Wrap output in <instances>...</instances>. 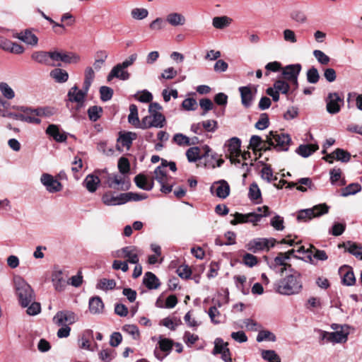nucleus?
Listing matches in <instances>:
<instances>
[{"label":"nucleus","instance_id":"obj_1","mask_svg":"<svg viewBox=\"0 0 362 362\" xmlns=\"http://www.w3.org/2000/svg\"><path fill=\"white\" fill-rule=\"evenodd\" d=\"M301 274L293 268H290L285 276L274 284V290L276 293L291 296L298 294L303 289Z\"/></svg>","mask_w":362,"mask_h":362},{"label":"nucleus","instance_id":"obj_2","mask_svg":"<svg viewBox=\"0 0 362 362\" xmlns=\"http://www.w3.org/2000/svg\"><path fill=\"white\" fill-rule=\"evenodd\" d=\"M14 286L19 303L22 307L28 306L35 300V294L31 286L21 276H15Z\"/></svg>","mask_w":362,"mask_h":362},{"label":"nucleus","instance_id":"obj_3","mask_svg":"<svg viewBox=\"0 0 362 362\" xmlns=\"http://www.w3.org/2000/svg\"><path fill=\"white\" fill-rule=\"evenodd\" d=\"M257 212H252L246 214H243L236 212L234 216V219L230 221L232 225H236L242 223H257L260 221L263 216H267L270 214L269 209L267 206L258 207Z\"/></svg>","mask_w":362,"mask_h":362},{"label":"nucleus","instance_id":"obj_4","mask_svg":"<svg viewBox=\"0 0 362 362\" xmlns=\"http://www.w3.org/2000/svg\"><path fill=\"white\" fill-rule=\"evenodd\" d=\"M267 142L277 151H287L291 143V139L288 134H278L276 132L271 131L267 135Z\"/></svg>","mask_w":362,"mask_h":362},{"label":"nucleus","instance_id":"obj_5","mask_svg":"<svg viewBox=\"0 0 362 362\" xmlns=\"http://www.w3.org/2000/svg\"><path fill=\"white\" fill-rule=\"evenodd\" d=\"M329 206L320 204L310 209H301L298 211L297 220L299 222H308L313 218L320 217L329 211Z\"/></svg>","mask_w":362,"mask_h":362},{"label":"nucleus","instance_id":"obj_6","mask_svg":"<svg viewBox=\"0 0 362 362\" xmlns=\"http://www.w3.org/2000/svg\"><path fill=\"white\" fill-rule=\"evenodd\" d=\"M302 66L300 64H290L281 68V74L286 81H289L294 89L298 88V77L301 71Z\"/></svg>","mask_w":362,"mask_h":362},{"label":"nucleus","instance_id":"obj_7","mask_svg":"<svg viewBox=\"0 0 362 362\" xmlns=\"http://www.w3.org/2000/svg\"><path fill=\"white\" fill-rule=\"evenodd\" d=\"M106 182L109 187L117 190H127L131 185L128 177L118 174H107Z\"/></svg>","mask_w":362,"mask_h":362},{"label":"nucleus","instance_id":"obj_8","mask_svg":"<svg viewBox=\"0 0 362 362\" xmlns=\"http://www.w3.org/2000/svg\"><path fill=\"white\" fill-rule=\"evenodd\" d=\"M165 124L166 119L162 113H149V115L142 119L141 129L162 128Z\"/></svg>","mask_w":362,"mask_h":362},{"label":"nucleus","instance_id":"obj_9","mask_svg":"<svg viewBox=\"0 0 362 362\" xmlns=\"http://www.w3.org/2000/svg\"><path fill=\"white\" fill-rule=\"evenodd\" d=\"M276 240L274 238H255L250 240L245 247L247 250L254 253L258 252L262 250H269L270 247H274Z\"/></svg>","mask_w":362,"mask_h":362},{"label":"nucleus","instance_id":"obj_10","mask_svg":"<svg viewBox=\"0 0 362 362\" xmlns=\"http://www.w3.org/2000/svg\"><path fill=\"white\" fill-rule=\"evenodd\" d=\"M88 90L89 89H86L84 86H83L81 90H79L78 86L74 85L68 91V100L71 103H76L77 104V109H80L84 105Z\"/></svg>","mask_w":362,"mask_h":362},{"label":"nucleus","instance_id":"obj_11","mask_svg":"<svg viewBox=\"0 0 362 362\" xmlns=\"http://www.w3.org/2000/svg\"><path fill=\"white\" fill-rule=\"evenodd\" d=\"M139 250L135 246H127L116 252V257L127 259V262L136 264L139 263Z\"/></svg>","mask_w":362,"mask_h":362},{"label":"nucleus","instance_id":"obj_12","mask_svg":"<svg viewBox=\"0 0 362 362\" xmlns=\"http://www.w3.org/2000/svg\"><path fill=\"white\" fill-rule=\"evenodd\" d=\"M327 111L332 115L338 113L341 107L344 105V98H341L337 93H329L326 99Z\"/></svg>","mask_w":362,"mask_h":362},{"label":"nucleus","instance_id":"obj_13","mask_svg":"<svg viewBox=\"0 0 362 362\" xmlns=\"http://www.w3.org/2000/svg\"><path fill=\"white\" fill-rule=\"evenodd\" d=\"M40 182L49 193L59 192L62 189V183L50 174L43 173L41 175Z\"/></svg>","mask_w":362,"mask_h":362},{"label":"nucleus","instance_id":"obj_14","mask_svg":"<svg viewBox=\"0 0 362 362\" xmlns=\"http://www.w3.org/2000/svg\"><path fill=\"white\" fill-rule=\"evenodd\" d=\"M76 315L69 310L59 311L53 317V322L58 326L69 325L77 320Z\"/></svg>","mask_w":362,"mask_h":362},{"label":"nucleus","instance_id":"obj_15","mask_svg":"<svg viewBox=\"0 0 362 362\" xmlns=\"http://www.w3.org/2000/svg\"><path fill=\"white\" fill-rule=\"evenodd\" d=\"M287 260H288V256L283 252H279L270 264V267L282 274L288 272L290 268H293L291 264L286 262Z\"/></svg>","mask_w":362,"mask_h":362},{"label":"nucleus","instance_id":"obj_16","mask_svg":"<svg viewBox=\"0 0 362 362\" xmlns=\"http://www.w3.org/2000/svg\"><path fill=\"white\" fill-rule=\"evenodd\" d=\"M320 337L322 340H325L326 342L330 343H342L347 340V334L344 333L343 331H337L329 332L326 331H320Z\"/></svg>","mask_w":362,"mask_h":362},{"label":"nucleus","instance_id":"obj_17","mask_svg":"<svg viewBox=\"0 0 362 362\" xmlns=\"http://www.w3.org/2000/svg\"><path fill=\"white\" fill-rule=\"evenodd\" d=\"M204 150V153L200 155V148L197 146L191 147L186 151V156L187 160L190 163H194L198 160H201L203 158H206L209 156V153L211 152V148L209 146H204L203 147Z\"/></svg>","mask_w":362,"mask_h":362},{"label":"nucleus","instance_id":"obj_18","mask_svg":"<svg viewBox=\"0 0 362 362\" xmlns=\"http://www.w3.org/2000/svg\"><path fill=\"white\" fill-rule=\"evenodd\" d=\"M210 189L211 193L221 199H226L230 194V186L224 180L215 182Z\"/></svg>","mask_w":362,"mask_h":362},{"label":"nucleus","instance_id":"obj_19","mask_svg":"<svg viewBox=\"0 0 362 362\" xmlns=\"http://www.w3.org/2000/svg\"><path fill=\"white\" fill-rule=\"evenodd\" d=\"M339 272L341 276V282L344 285L351 286L355 284L356 278L351 267L344 265L339 268Z\"/></svg>","mask_w":362,"mask_h":362},{"label":"nucleus","instance_id":"obj_20","mask_svg":"<svg viewBox=\"0 0 362 362\" xmlns=\"http://www.w3.org/2000/svg\"><path fill=\"white\" fill-rule=\"evenodd\" d=\"M52 281L53 283L54 289L59 292L63 291L65 289L67 284H69V282H66L65 278L64 277L62 270H54L52 272Z\"/></svg>","mask_w":362,"mask_h":362},{"label":"nucleus","instance_id":"obj_21","mask_svg":"<svg viewBox=\"0 0 362 362\" xmlns=\"http://www.w3.org/2000/svg\"><path fill=\"white\" fill-rule=\"evenodd\" d=\"M31 59L37 63L48 66H60V64H55L49 62V52L36 51L31 54Z\"/></svg>","mask_w":362,"mask_h":362},{"label":"nucleus","instance_id":"obj_22","mask_svg":"<svg viewBox=\"0 0 362 362\" xmlns=\"http://www.w3.org/2000/svg\"><path fill=\"white\" fill-rule=\"evenodd\" d=\"M238 90L240 93L243 105L246 108L250 107L254 99L251 88L248 86H241Z\"/></svg>","mask_w":362,"mask_h":362},{"label":"nucleus","instance_id":"obj_23","mask_svg":"<svg viewBox=\"0 0 362 362\" xmlns=\"http://www.w3.org/2000/svg\"><path fill=\"white\" fill-rule=\"evenodd\" d=\"M114 78H119L122 81L128 80L130 78V74L125 70V68H117V64L115 65L110 72L108 74L107 80L112 81Z\"/></svg>","mask_w":362,"mask_h":362},{"label":"nucleus","instance_id":"obj_24","mask_svg":"<svg viewBox=\"0 0 362 362\" xmlns=\"http://www.w3.org/2000/svg\"><path fill=\"white\" fill-rule=\"evenodd\" d=\"M103 202L107 206H115L124 204L123 193L114 196L111 192L105 193L102 197Z\"/></svg>","mask_w":362,"mask_h":362},{"label":"nucleus","instance_id":"obj_25","mask_svg":"<svg viewBox=\"0 0 362 362\" xmlns=\"http://www.w3.org/2000/svg\"><path fill=\"white\" fill-rule=\"evenodd\" d=\"M46 134L57 142H64L67 139L66 134L64 132H60L59 127L56 124H49L46 129Z\"/></svg>","mask_w":362,"mask_h":362},{"label":"nucleus","instance_id":"obj_26","mask_svg":"<svg viewBox=\"0 0 362 362\" xmlns=\"http://www.w3.org/2000/svg\"><path fill=\"white\" fill-rule=\"evenodd\" d=\"M165 20L166 23L174 27L182 26L186 23L185 17L182 14L177 12L168 13L166 16Z\"/></svg>","mask_w":362,"mask_h":362},{"label":"nucleus","instance_id":"obj_27","mask_svg":"<svg viewBox=\"0 0 362 362\" xmlns=\"http://www.w3.org/2000/svg\"><path fill=\"white\" fill-rule=\"evenodd\" d=\"M14 37L18 38L20 40L24 42L25 43L32 46L37 45L38 42L37 37L32 32L28 30H26L24 33L22 32L19 34H17V35L14 36Z\"/></svg>","mask_w":362,"mask_h":362},{"label":"nucleus","instance_id":"obj_28","mask_svg":"<svg viewBox=\"0 0 362 362\" xmlns=\"http://www.w3.org/2000/svg\"><path fill=\"white\" fill-rule=\"evenodd\" d=\"M143 284L150 290L156 289L160 286L159 279L151 272H148L144 274Z\"/></svg>","mask_w":362,"mask_h":362},{"label":"nucleus","instance_id":"obj_29","mask_svg":"<svg viewBox=\"0 0 362 362\" xmlns=\"http://www.w3.org/2000/svg\"><path fill=\"white\" fill-rule=\"evenodd\" d=\"M228 147V151L231 156H240L241 141L238 137L230 139L226 144Z\"/></svg>","mask_w":362,"mask_h":362},{"label":"nucleus","instance_id":"obj_30","mask_svg":"<svg viewBox=\"0 0 362 362\" xmlns=\"http://www.w3.org/2000/svg\"><path fill=\"white\" fill-rule=\"evenodd\" d=\"M136 185L144 190L149 191L153 187V182L148 180V178L143 174H139L134 177Z\"/></svg>","mask_w":362,"mask_h":362},{"label":"nucleus","instance_id":"obj_31","mask_svg":"<svg viewBox=\"0 0 362 362\" xmlns=\"http://www.w3.org/2000/svg\"><path fill=\"white\" fill-rule=\"evenodd\" d=\"M104 304L99 296L92 297L89 300V310L93 314H100L103 313Z\"/></svg>","mask_w":362,"mask_h":362},{"label":"nucleus","instance_id":"obj_32","mask_svg":"<svg viewBox=\"0 0 362 362\" xmlns=\"http://www.w3.org/2000/svg\"><path fill=\"white\" fill-rule=\"evenodd\" d=\"M318 148L317 144H301L296 150V152L302 157L307 158L318 150Z\"/></svg>","mask_w":362,"mask_h":362},{"label":"nucleus","instance_id":"obj_33","mask_svg":"<svg viewBox=\"0 0 362 362\" xmlns=\"http://www.w3.org/2000/svg\"><path fill=\"white\" fill-rule=\"evenodd\" d=\"M93 338V332L87 329L83 332L78 340V346L81 349L91 350L90 339Z\"/></svg>","mask_w":362,"mask_h":362},{"label":"nucleus","instance_id":"obj_34","mask_svg":"<svg viewBox=\"0 0 362 362\" xmlns=\"http://www.w3.org/2000/svg\"><path fill=\"white\" fill-rule=\"evenodd\" d=\"M50 76L57 82L59 83H65L69 79V74L66 71L57 68L50 71Z\"/></svg>","mask_w":362,"mask_h":362},{"label":"nucleus","instance_id":"obj_35","mask_svg":"<svg viewBox=\"0 0 362 362\" xmlns=\"http://www.w3.org/2000/svg\"><path fill=\"white\" fill-rule=\"evenodd\" d=\"M100 180L98 177L93 175H88L83 181V185L88 192H94L96 191Z\"/></svg>","mask_w":362,"mask_h":362},{"label":"nucleus","instance_id":"obj_36","mask_svg":"<svg viewBox=\"0 0 362 362\" xmlns=\"http://www.w3.org/2000/svg\"><path fill=\"white\" fill-rule=\"evenodd\" d=\"M344 247L346 251L354 255L356 258L362 260V246L357 245L351 241L344 243Z\"/></svg>","mask_w":362,"mask_h":362},{"label":"nucleus","instance_id":"obj_37","mask_svg":"<svg viewBox=\"0 0 362 362\" xmlns=\"http://www.w3.org/2000/svg\"><path fill=\"white\" fill-rule=\"evenodd\" d=\"M129 112L128 122L135 127L141 129V122L139 119L137 106L134 104L130 105Z\"/></svg>","mask_w":362,"mask_h":362},{"label":"nucleus","instance_id":"obj_38","mask_svg":"<svg viewBox=\"0 0 362 362\" xmlns=\"http://www.w3.org/2000/svg\"><path fill=\"white\" fill-rule=\"evenodd\" d=\"M232 19L226 16L214 17L212 21V25L217 29H223L230 25Z\"/></svg>","mask_w":362,"mask_h":362},{"label":"nucleus","instance_id":"obj_39","mask_svg":"<svg viewBox=\"0 0 362 362\" xmlns=\"http://www.w3.org/2000/svg\"><path fill=\"white\" fill-rule=\"evenodd\" d=\"M35 115V109L28 107L23 112V121L28 123L40 124L41 120Z\"/></svg>","mask_w":362,"mask_h":362},{"label":"nucleus","instance_id":"obj_40","mask_svg":"<svg viewBox=\"0 0 362 362\" xmlns=\"http://www.w3.org/2000/svg\"><path fill=\"white\" fill-rule=\"evenodd\" d=\"M136 139V134L133 132H127L119 136L118 142L123 147L129 148L132 144V141Z\"/></svg>","mask_w":362,"mask_h":362},{"label":"nucleus","instance_id":"obj_41","mask_svg":"<svg viewBox=\"0 0 362 362\" xmlns=\"http://www.w3.org/2000/svg\"><path fill=\"white\" fill-rule=\"evenodd\" d=\"M103 113V108L100 106L93 105L88 109V115L90 120L96 122L99 119Z\"/></svg>","mask_w":362,"mask_h":362},{"label":"nucleus","instance_id":"obj_42","mask_svg":"<svg viewBox=\"0 0 362 362\" xmlns=\"http://www.w3.org/2000/svg\"><path fill=\"white\" fill-rule=\"evenodd\" d=\"M311 256H313L314 259L320 261H325L328 258L325 251L318 250L313 245H310V254L308 255V257L311 259ZM310 260L312 261V259Z\"/></svg>","mask_w":362,"mask_h":362},{"label":"nucleus","instance_id":"obj_43","mask_svg":"<svg viewBox=\"0 0 362 362\" xmlns=\"http://www.w3.org/2000/svg\"><path fill=\"white\" fill-rule=\"evenodd\" d=\"M123 196L124 204L130 201L138 202L144 200L148 197V196L146 194H139L135 192L123 193Z\"/></svg>","mask_w":362,"mask_h":362},{"label":"nucleus","instance_id":"obj_44","mask_svg":"<svg viewBox=\"0 0 362 362\" xmlns=\"http://www.w3.org/2000/svg\"><path fill=\"white\" fill-rule=\"evenodd\" d=\"M273 88L277 91V93L279 94V93H281L282 94H287L290 90V86L288 83L284 80L279 79L276 81L274 82L273 84Z\"/></svg>","mask_w":362,"mask_h":362},{"label":"nucleus","instance_id":"obj_45","mask_svg":"<svg viewBox=\"0 0 362 362\" xmlns=\"http://www.w3.org/2000/svg\"><path fill=\"white\" fill-rule=\"evenodd\" d=\"M94 78L95 73L93 68L90 66L86 67L84 73V81L83 86L86 87V89H89Z\"/></svg>","mask_w":362,"mask_h":362},{"label":"nucleus","instance_id":"obj_46","mask_svg":"<svg viewBox=\"0 0 362 362\" xmlns=\"http://www.w3.org/2000/svg\"><path fill=\"white\" fill-rule=\"evenodd\" d=\"M116 286V282L113 279H102L96 285L98 289L104 291L112 290Z\"/></svg>","mask_w":362,"mask_h":362},{"label":"nucleus","instance_id":"obj_47","mask_svg":"<svg viewBox=\"0 0 362 362\" xmlns=\"http://www.w3.org/2000/svg\"><path fill=\"white\" fill-rule=\"evenodd\" d=\"M361 190V186L358 183H351L344 188L341 192V196L347 197L355 194Z\"/></svg>","mask_w":362,"mask_h":362},{"label":"nucleus","instance_id":"obj_48","mask_svg":"<svg viewBox=\"0 0 362 362\" xmlns=\"http://www.w3.org/2000/svg\"><path fill=\"white\" fill-rule=\"evenodd\" d=\"M262 357L268 362H281V358L273 350H263Z\"/></svg>","mask_w":362,"mask_h":362},{"label":"nucleus","instance_id":"obj_49","mask_svg":"<svg viewBox=\"0 0 362 362\" xmlns=\"http://www.w3.org/2000/svg\"><path fill=\"white\" fill-rule=\"evenodd\" d=\"M0 91L3 96L8 100H11L15 97L13 90L8 86L7 83H0Z\"/></svg>","mask_w":362,"mask_h":362},{"label":"nucleus","instance_id":"obj_50","mask_svg":"<svg viewBox=\"0 0 362 362\" xmlns=\"http://www.w3.org/2000/svg\"><path fill=\"white\" fill-rule=\"evenodd\" d=\"M228 343L224 342L221 338H216L214 341V348L212 351V354H221L225 349L228 348Z\"/></svg>","mask_w":362,"mask_h":362},{"label":"nucleus","instance_id":"obj_51","mask_svg":"<svg viewBox=\"0 0 362 362\" xmlns=\"http://www.w3.org/2000/svg\"><path fill=\"white\" fill-rule=\"evenodd\" d=\"M148 15V11L144 8H134L131 11L132 17L135 20H143Z\"/></svg>","mask_w":362,"mask_h":362},{"label":"nucleus","instance_id":"obj_52","mask_svg":"<svg viewBox=\"0 0 362 362\" xmlns=\"http://www.w3.org/2000/svg\"><path fill=\"white\" fill-rule=\"evenodd\" d=\"M122 331L131 335L134 339H139L140 335L139 328L135 325H125L122 327Z\"/></svg>","mask_w":362,"mask_h":362},{"label":"nucleus","instance_id":"obj_53","mask_svg":"<svg viewBox=\"0 0 362 362\" xmlns=\"http://www.w3.org/2000/svg\"><path fill=\"white\" fill-rule=\"evenodd\" d=\"M116 356L115 350L111 349H103L99 353L100 358L104 362H110Z\"/></svg>","mask_w":362,"mask_h":362},{"label":"nucleus","instance_id":"obj_54","mask_svg":"<svg viewBox=\"0 0 362 362\" xmlns=\"http://www.w3.org/2000/svg\"><path fill=\"white\" fill-rule=\"evenodd\" d=\"M307 80L310 83H317L320 79V74L317 69L313 66L309 69L306 74Z\"/></svg>","mask_w":362,"mask_h":362},{"label":"nucleus","instance_id":"obj_55","mask_svg":"<svg viewBox=\"0 0 362 362\" xmlns=\"http://www.w3.org/2000/svg\"><path fill=\"white\" fill-rule=\"evenodd\" d=\"M176 272L180 278L185 279H189L192 275V270L187 264H181L179 266Z\"/></svg>","mask_w":362,"mask_h":362},{"label":"nucleus","instance_id":"obj_56","mask_svg":"<svg viewBox=\"0 0 362 362\" xmlns=\"http://www.w3.org/2000/svg\"><path fill=\"white\" fill-rule=\"evenodd\" d=\"M264 340L275 341L276 337L272 332L267 331V330H263V331L259 332L257 337V341L258 342H261Z\"/></svg>","mask_w":362,"mask_h":362},{"label":"nucleus","instance_id":"obj_57","mask_svg":"<svg viewBox=\"0 0 362 362\" xmlns=\"http://www.w3.org/2000/svg\"><path fill=\"white\" fill-rule=\"evenodd\" d=\"M269 119L267 113H262L259 120L255 124V127L259 130H264L269 127Z\"/></svg>","mask_w":362,"mask_h":362},{"label":"nucleus","instance_id":"obj_58","mask_svg":"<svg viewBox=\"0 0 362 362\" xmlns=\"http://www.w3.org/2000/svg\"><path fill=\"white\" fill-rule=\"evenodd\" d=\"M155 179L160 183L163 184L167 182V173L164 169H162L161 166H158L155 171Z\"/></svg>","mask_w":362,"mask_h":362},{"label":"nucleus","instance_id":"obj_59","mask_svg":"<svg viewBox=\"0 0 362 362\" xmlns=\"http://www.w3.org/2000/svg\"><path fill=\"white\" fill-rule=\"evenodd\" d=\"M100 99L106 102L110 100L113 95V90L107 86H101L100 88Z\"/></svg>","mask_w":362,"mask_h":362},{"label":"nucleus","instance_id":"obj_60","mask_svg":"<svg viewBox=\"0 0 362 362\" xmlns=\"http://www.w3.org/2000/svg\"><path fill=\"white\" fill-rule=\"evenodd\" d=\"M173 141L179 146L191 145L189 138L181 133L175 134L173 136Z\"/></svg>","mask_w":362,"mask_h":362},{"label":"nucleus","instance_id":"obj_61","mask_svg":"<svg viewBox=\"0 0 362 362\" xmlns=\"http://www.w3.org/2000/svg\"><path fill=\"white\" fill-rule=\"evenodd\" d=\"M166 25V20L162 18H156L150 24L149 28L152 30L158 31L163 30Z\"/></svg>","mask_w":362,"mask_h":362},{"label":"nucleus","instance_id":"obj_62","mask_svg":"<svg viewBox=\"0 0 362 362\" xmlns=\"http://www.w3.org/2000/svg\"><path fill=\"white\" fill-rule=\"evenodd\" d=\"M313 55L318 62L322 65H327L330 62V58L321 50H314Z\"/></svg>","mask_w":362,"mask_h":362},{"label":"nucleus","instance_id":"obj_63","mask_svg":"<svg viewBox=\"0 0 362 362\" xmlns=\"http://www.w3.org/2000/svg\"><path fill=\"white\" fill-rule=\"evenodd\" d=\"M118 169L122 175L129 171L130 165L129 162L127 158L122 157L118 160Z\"/></svg>","mask_w":362,"mask_h":362},{"label":"nucleus","instance_id":"obj_64","mask_svg":"<svg viewBox=\"0 0 362 362\" xmlns=\"http://www.w3.org/2000/svg\"><path fill=\"white\" fill-rule=\"evenodd\" d=\"M291 18L298 23H304L306 21L307 17L305 13L302 11L295 10L293 11L290 15Z\"/></svg>","mask_w":362,"mask_h":362}]
</instances>
